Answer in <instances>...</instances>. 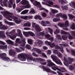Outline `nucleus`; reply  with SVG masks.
Wrapping results in <instances>:
<instances>
[{
  "instance_id": "f257e3e1",
  "label": "nucleus",
  "mask_w": 75,
  "mask_h": 75,
  "mask_svg": "<svg viewBox=\"0 0 75 75\" xmlns=\"http://www.w3.org/2000/svg\"><path fill=\"white\" fill-rule=\"evenodd\" d=\"M19 59H21L22 61H25L26 60L25 58L29 59L30 61H33L34 62H37L40 61L42 62L45 61V59L40 58H35L33 59V57L30 54H21L18 56Z\"/></svg>"
},
{
  "instance_id": "f03ea898",
  "label": "nucleus",
  "mask_w": 75,
  "mask_h": 75,
  "mask_svg": "<svg viewBox=\"0 0 75 75\" xmlns=\"http://www.w3.org/2000/svg\"><path fill=\"white\" fill-rule=\"evenodd\" d=\"M1 13L3 14L4 17H6V19L10 21H12V19H11L10 18H12L14 20H17L18 19V18L17 17L10 15H12L13 14L12 13L9 12L7 11L1 12Z\"/></svg>"
},
{
  "instance_id": "7ed1b4c3",
  "label": "nucleus",
  "mask_w": 75,
  "mask_h": 75,
  "mask_svg": "<svg viewBox=\"0 0 75 75\" xmlns=\"http://www.w3.org/2000/svg\"><path fill=\"white\" fill-rule=\"evenodd\" d=\"M20 39L17 38L16 40V43L18 44H21L19 45V48L23 51H24L25 49V41L24 39H22L20 40Z\"/></svg>"
},
{
  "instance_id": "20e7f679",
  "label": "nucleus",
  "mask_w": 75,
  "mask_h": 75,
  "mask_svg": "<svg viewBox=\"0 0 75 75\" xmlns=\"http://www.w3.org/2000/svg\"><path fill=\"white\" fill-rule=\"evenodd\" d=\"M10 34H11L13 36H11V35H8V33H6V35H7V36H8L9 38L12 39V40H14V38H16L15 30H13L11 32H10Z\"/></svg>"
},
{
  "instance_id": "39448f33",
  "label": "nucleus",
  "mask_w": 75,
  "mask_h": 75,
  "mask_svg": "<svg viewBox=\"0 0 75 75\" xmlns=\"http://www.w3.org/2000/svg\"><path fill=\"white\" fill-rule=\"evenodd\" d=\"M51 58L53 59V61H54L57 64H60L61 65H62V64L61 62L60 59H59L57 57V56L52 55L51 56Z\"/></svg>"
},
{
  "instance_id": "423d86ee",
  "label": "nucleus",
  "mask_w": 75,
  "mask_h": 75,
  "mask_svg": "<svg viewBox=\"0 0 75 75\" xmlns=\"http://www.w3.org/2000/svg\"><path fill=\"white\" fill-rule=\"evenodd\" d=\"M7 54L5 53H2L0 54V57H1L2 59H4L5 61H10V58L9 57H6Z\"/></svg>"
},
{
  "instance_id": "0eeeda50",
  "label": "nucleus",
  "mask_w": 75,
  "mask_h": 75,
  "mask_svg": "<svg viewBox=\"0 0 75 75\" xmlns=\"http://www.w3.org/2000/svg\"><path fill=\"white\" fill-rule=\"evenodd\" d=\"M33 27H34L35 30L37 32H40L41 31V29L38 25H35V23H33L32 24Z\"/></svg>"
},
{
  "instance_id": "6e6552de",
  "label": "nucleus",
  "mask_w": 75,
  "mask_h": 75,
  "mask_svg": "<svg viewBox=\"0 0 75 75\" xmlns=\"http://www.w3.org/2000/svg\"><path fill=\"white\" fill-rule=\"evenodd\" d=\"M74 59L71 57H69L68 58V60L69 62H67L66 63H64V65L66 66H67V65H68L69 64H71L72 63V62L74 61Z\"/></svg>"
},
{
  "instance_id": "1a4fd4ad",
  "label": "nucleus",
  "mask_w": 75,
  "mask_h": 75,
  "mask_svg": "<svg viewBox=\"0 0 75 75\" xmlns=\"http://www.w3.org/2000/svg\"><path fill=\"white\" fill-rule=\"evenodd\" d=\"M47 62L48 63L47 65L48 67H53V66H56V65L54 63L51 62V61L50 60H47Z\"/></svg>"
},
{
  "instance_id": "9d476101",
  "label": "nucleus",
  "mask_w": 75,
  "mask_h": 75,
  "mask_svg": "<svg viewBox=\"0 0 75 75\" xmlns=\"http://www.w3.org/2000/svg\"><path fill=\"white\" fill-rule=\"evenodd\" d=\"M32 3H33L34 5L36 6H38L39 7L41 5V4L40 2H38L37 1H35V0H30Z\"/></svg>"
},
{
  "instance_id": "9b49d317",
  "label": "nucleus",
  "mask_w": 75,
  "mask_h": 75,
  "mask_svg": "<svg viewBox=\"0 0 75 75\" xmlns=\"http://www.w3.org/2000/svg\"><path fill=\"white\" fill-rule=\"evenodd\" d=\"M21 30L19 29L17 30V32L18 33L16 34V35L18 37H20L21 38H23V35L21 32Z\"/></svg>"
},
{
  "instance_id": "f8f14e48",
  "label": "nucleus",
  "mask_w": 75,
  "mask_h": 75,
  "mask_svg": "<svg viewBox=\"0 0 75 75\" xmlns=\"http://www.w3.org/2000/svg\"><path fill=\"white\" fill-rule=\"evenodd\" d=\"M65 27L63 28V29L64 30H66V31H68V29L67 27H68V26H69V22H68V21H66L65 22Z\"/></svg>"
},
{
  "instance_id": "ddd939ff",
  "label": "nucleus",
  "mask_w": 75,
  "mask_h": 75,
  "mask_svg": "<svg viewBox=\"0 0 75 75\" xmlns=\"http://www.w3.org/2000/svg\"><path fill=\"white\" fill-rule=\"evenodd\" d=\"M43 70H45V71H46L47 72H49L50 73L51 72V69L48 67H47L43 66L42 67Z\"/></svg>"
},
{
  "instance_id": "4468645a",
  "label": "nucleus",
  "mask_w": 75,
  "mask_h": 75,
  "mask_svg": "<svg viewBox=\"0 0 75 75\" xmlns=\"http://www.w3.org/2000/svg\"><path fill=\"white\" fill-rule=\"evenodd\" d=\"M23 33L26 35V36L27 37H28V35H27V34H28V35H30L31 36H32V37H34V36H35L34 34L31 32H28L27 33H26V32H24Z\"/></svg>"
},
{
  "instance_id": "2eb2a0df",
  "label": "nucleus",
  "mask_w": 75,
  "mask_h": 75,
  "mask_svg": "<svg viewBox=\"0 0 75 75\" xmlns=\"http://www.w3.org/2000/svg\"><path fill=\"white\" fill-rule=\"evenodd\" d=\"M16 51L14 50H10L9 52L10 55H13L14 56L16 55Z\"/></svg>"
},
{
  "instance_id": "dca6fc26",
  "label": "nucleus",
  "mask_w": 75,
  "mask_h": 75,
  "mask_svg": "<svg viewBox=\"0 0 75 75\" xmlns=\"http://www.w3.org/2000/svg\"><path fill=\"white\" fill-rule=\"evenodd\" d=\"M0 49L1 50H5L6 51L7 50V45H0Z\"/></svg>"
},
{
  "instance_id": "f3484780",
  "label": "nucleus",
  "mask_w": 75,
  "mask_h": 75,
  "mask_svg": "<svg viewBox=\"0 0 75 75\" xmlns=\"http://www.w3.org/2000/svg\"><path fill=\"white\" fill-rule=\"evenodd\" d=\"M28 2L26 1V0H22L20 2V4L22 5H26L27 4H28Z\"/></svg>"
},
{
  "instance_id": "a211bd4d",
  "label": "nucleus",
  "mask_w": 75,
  "mask_h": 75,
  "mask_svg": "<svg viewBox=\"0 0 75 75\" xmlns=\"http://www.w3.org/2000/svg\"><path fill=\"white\" fill-rule=\"evenodd\" d=\"M59 2L61 4H64L65 3H67V1L65 0H59Z\"/></svg>"
},
{
  "instance_id": "6ab92c4d",
  "label": "nucleus",
  "mask_w": 75,
  "mask_h": 75,
  "mask_svg": "<svg viewBox=\"0 0 75 75\" xmlns=\"http://www.w3.org/2000/svg\"><path fill=\"white\" fill-rule=\"evenodd\" d=\"M52 69H53L54 71H57V70H58V71H61V69L58 68V67L56 66H53L51 67Z\"/></svg>"
},
{
  "instance_id": "aec40b11",
  "label": "nucleus",
  "mask_w": 75,
  "mask_h": 75,
  "mask_svg": "<svg viewBox=\"0 0 75 75\" xmlns=\"http://www.w3.org/2000/svg\"><path fill=\"white\" fill-rule=\"evenodd\" d=\"M61 18H63L64 20H67V18H68L67 16L65 14H62Z\"/></svg>"
},
{
  "instance_id": "412c9836",
  "label": "nucleus",
  "mask_w": 75,
  "mask_h": 75,
  "mask_svg": "<svg viewBox=\"0 0 75 75\" xmlns=\"http://www.w3.org/2000/svg\"><path fill=\"white\" fill-rule=\"evenodd\" d=\"M24 9V8H19L17 7L16 8V10L18 13H20Z\"/></svg>"
},
{
  "instance_id": "4be33fe9",
  "label": "nucleus",
  "mask_w": 75,
  "mask_h": 75,
  "mask_svg": "<svg viewBox=\"0 0 75 75\" xmlns=\"http://www.w3.org/2000/svg\"><path fill=\"white\" fill-rule=\"evenodd\" d=\"M35 19H38L40 20H42V19L41 18V16L40 15H36L34 17Z\"/></svg>"
},
{
  "instance_id": "5701e85b",
  "label": "nucleus",
  "mask_w": 75,
  "mask_h": 75,
  "mask_svg": "<svg viewBox=\"0 0 75 75\" xmlns=\"http://www.w3.org/2000/svg\"><path fill=\"white\" fill-rule=\"evenodd\" d=\"M0 37H3L4 38H6V36L4 34H3V32L0 31Z\"/></svg>"
},
{
  "instance_id": "b1692460",
  "label": "nucleus",
  "mask_w": 75,
  "mask_h": 75,
  "mask_svg": "<svg viewBox=\"0 0 75 75\" xmlns=\"http://www.w3.org/2000/svg\"><path fill=\"white\" fill-rule=\"evenodd\" d=\"M24 27H30L31 26V23L30 22L25 23L23 25Z\"/></svg>"
},
{
  "instance_id": "393cba45",
  "label": "nucleus",
  "mask_w": 75,
  "mask_h": 75,
  "mask_svg": "<svg viewBox=\"0 0 75 75\" xmlns=\"http://www.w3.org/2000/svg\"><path fill=\"white\" fill-rule=\"evenodd\" d=\"M0 29H4V30H6L7 29V26H6L5 25H0Z\"/></svg>"
},
{
  "instance_id": "a878e982",
  "label": "nucleus",
  "mask_w": 75,
  "mask_h": 75,
  "mask_svg": "<svg viewBox=\"0 0 75 75\" xmlns=\"http://www.w3.org/2000/svg\"><path fill=\"white\" fill-rule=\"evenodd\" d=\"M61 8H62L63 10H68V6L67 5L64 6H61Z\"/></svg>"
},
{
  "instance_id": "bb28decb",
  "label": "nucleus",
  "mask_w": 75,
  "mask_h": 75,
  "mask_svg": "<svg viewBox=\"0 0 75 75\" xmlns=\"http://www.w3.org/2000/svg\"><path fill=\"white\" fill-rule=\"evenodd\" d=\"M28 12V10H25L22 11L21 13V14H25Z\"/></svg>"
},
{
  "instance_id": "cd10ccee",
  "label": "nucleus",
  "mask_w": 75,
  "mask_h": 75,
  "mask_svg": "<svg viewBox=\"0 0 75 75\" xmlns=\"http://www.w3.org/2000/svg\"><path fill=\"white\" fill-rule=\"evenodd\" d=\"M8 2V1L7 0H4L2 2L4 6H7V3Z\"/></svg>"
},
{
  "instance_id": "c85d7f7f",
  "label": "nucleus",
  "mask_w": 75,
  "mask_h": 75,
  "mask_svg": "<svg viewBox=\"0 0 75 75\" xmlns=\"http://www.w3.org/2000/svg\"><path fill=\"white\" fill-rule=\"evenodd\" d=\"M6 42L7 43H8V44H14L13 42L10 40H6Z\"/></svg>"
},
{
  "instance_id": "c756f323",
  "label": "nucleus",
  "mask_w": 75,
  "mask_h": 75,
  "mask_svg": "<svg viewBox=\"0 0 75 75\" xmlns=\"http://www.w3.org/2000/svg\"><path fill=\"white\" fill-rule=\"evenodd\" d=\"M60 20V18H55L53 19V21L54 22H57V21H59Z\"/></svg>"
},
{
  "instance_id": "7c9ffc66",
  "label": "nucleus",
  "mask_w": 75,
  "mask_h": 75,
  "mask_svg": "<svg viewBox=\"0 0 75 75\" xmlns=\"http://www.w3.org/2000/svg\"><path fill=\"white\" fill-rule=\"evenodd\" d=\"M28 42L29 44L31 45L33 44V40L31 39H29L28 40Z\"/></svg>"
},
{
  "instance_id": "2f4dec72",
  "label": "nucleus",
  "mask_w": 75,
  "mask_h": 75,
  "mask_svg": "<svg viewBox=\"0 0 75 75\" xmlns=\"http://www.w3.org/2000/svg\"><path fill=\"white\" fill-rule=\"evenodd\" d=\"M39 34H40V35L43 37V36H45V32H44V31H43V32L40 33H39Z\"/></svg>"
},
{
  "instance_id": "473e14b6",
  "label": "nucleus",
  "mask_w": 75,
  "mask_h": 75,
  "mask_svg": "<svg viewBox=\"0 0 75 75\" xmlns=\"http://www.w3.org/2000/svg\"><path fill=\"white\" fill-rule=\"evenodd\" d=\"M52 11L53 14H55V13H58V11L56 9H52Z\"/></svg>"
},
{
  "instance_id": "72a5a7b5",
  "label": "nucleus",
  "mask_w": 75,
  "mask_h": 75,
  "mask_svg": "<svg viewBox=\"0 0 75 75\" xmlns=\"http://www.w3.org/2000/svg\"><path fill=\"white\" fill-rule=\"evenodd\" d=\"M62 13H60L59 14H57L56 15V17H62Z\"/></svg>"
},
{
  "instance_id": "f704fd0d",
  "label": "nucleus",
  "mask_w": 75,
  "mask_h": 75,
  "mask_svg": "<svg viewBox=\"0 0 75 75\" xmlns=\"http://www.w3.org/2000/svg\"><path fill=\"white\" fill-rule=\"evenodd\" d=\"M67 35H64L62 36V38L64 40H67Z\"/></svg>"
},
{
  "instance_id": "c9c22d12",
  "label": "nucleus",
  "mask_w": 75,
  "mask_h": 75,
  "mask_svg": "<svg viewBox=\"0 0 75 75\" xmlns=\"http://www.w3.org/2000/svg\"><path fill=\"white\" fill-rule=\"evenodd\" d=\"M29 13H30L35 14V11L34 9L32 8L31 9V11H30Z\"/></svg>"
},
{
  "instance_id": "e433bc0d",
  "label": "nucleus",
  "mask_w": 75,
  "mask_h": 75,
  "mask_svg": "<svg viewBox=\"0 0 75 75\" xmlns=\"http://www.w3.org/2000/svg\"><path fill=\"white\" fill-rule=\"evenodd\" d=\"M68 16L70 19H74V16L72 14H69Z\"/></svg>"
},
{
  "instance_id": "4c0bfd02",
  "label": "nucleus",
  "mask_w": 75,
  "mask_h": 75,
  "mask_svg": "<svg viewBox=\"0 0 75 75\" xmlns=\"http://www.w3.org/2000/svg\"><path fill=\"white\" fill-rule=\"evenodd\" d=\"M28 16H21V18L22 19H24V20H27L28 19Z\"/></svg>"
},
{
  "instance_id": "58836bf2",
  "label": "nucleus",
  "mask_w": 75,
  "mask_h": 75,
  "mask_svg": "<svg viewBox=\"0 0 75 75\" xmlns=\"http://www.w3.org/2000/svg\"><path fill=\"white\" fill-rule=\"evenodd\" d=\"M61 33L62 34H64L65 35H68V33L63 31H61Z\"/></svg>"
},
{
  "instance_id": "ea45409f",
  "label": "nucleus",
  "mask_w": 75,
  "mask_h": 75,
  "mask_svg": "<svg viewBox=\"0 0 75 75\" xmlns=\"http://www.w3.org/2000/svg\"><path fill=\"white\" fill-rule=\"evenodd\" d=\"M58 25L59 26H60L61 27H64V23H58Z\"/></svg>"
},
{
  "instance_id": "a19ab883",
  "label": "nucleus",
  "mask_w": 75,
  "mask_h": 75,
  "mask_svg": "<svg viewBox=\"0 0 75 75\" xmlns=\"http://www.w3.org/2000/svg\"><path fill=\"white\" fill-rule=\"evenodd\" d=\"M48 29L50 33L51 34H52V33L53 32V30H52V29L51 28H49Z\"/></svg>"
},
{
  "instance_id": "79ce46f5",
  "label": "nucleus",
  "mask_w": 75,
  "mask_h": 75,
  "mask_svg": "<svg viewBox=\"0 0 75 75\" xmlns=\"http://www.w3.org/2000/svg\"><path fill=\"white\" fill-rule=\"evenodd\" d=\"M57 55L58 57L59 58H61V57H62V54L61 53L59 52L58 53V54H57Z\"/></svg>"
},
{
  "instance_id": "37998d69",
  "label": "nucleus",
  "mask_w": 75,
  "mask_h": 75,
  "mask_svg": "<svg viewBox=\"0 0 75 75\" xmlns=\"http://www.w3.org/2000/svg\"><path fill=\"white\" fill-rule=\"evenodd\" d=\"M51 48H54V47H55V43H53L50 44V45Z\"/></svg>"
},
{
  "instance_id": "c03bdc74",
  "label": "nucleus",
  "mask_w": 75,
  "mask_h": 75,
  "mask_svg": "<svg viewBox=\"0 0 75 75\" xmlns=\"http://www.w3.org/2000/svg\"><path fill=\"white\" fill-rule=\"evenodd\" d=\"M40 50L37 49V50H36V52H37L38 54H41L42 52Z\"/></svg>"
},
{
  "instance_id": "a18cd8bd",
  "label": "nucleus",
  "mask_w": 75,
  "mask_h": 75,
  "mask_svg": "<svg viewBox=\"0 0 75 75\" xmlns=\"http://www.w3.org/2000/svg\"><path fill=\"white\" fill-rule=\"evenodd\" d=\"M26 48L28 49V50H30L31 49V46L28 44H27L25 47Z\"/></svg>"
},
{
  "instance_id": "49530a36",
  "label": "nucleus",
  "mask_w": 75,
  "mask_h": 75,
  "mask_svg": "<svg viewBox=\"0 0 75 75\" xmlns=\"http://www.w3.org/2000/svg\"><path fill=\"white\" fill-rule=\"evenodd\" d=\"M5 23H6L7 24H8L9 25H13V23L11 22H8L7 21H5Z\"/></svg>"
},
{
  "instance_id": "de8ad7c7",
  "label": "nucleus",
  "mask_w": 75,
  "mask_h": 75,
  "mask_svg": "<svg viewBox=\"0 0 75 75\" xmlns=\"http://www.w3.org/2000/svg\"><path fill=\"white\" fill-rule=\"evenodd\" d=\"M42 41L41 40H38V44L39 45H42Z\"/></svg>"
},
{
  "instance_id": "09e8293b",
  "label": "nucleus",
  "mask_w": 75,
  "mask_h": 75,
  "mask_svg": "<svg viewBox=\"0 0 75 75\" xmlns=\"http://www.w3.org/2000/svg\"><path fill=\"white\" fill-rule=\"evenodd\" d=\"M59 52H58V51L57 50H54L53 51V53L55 54H57Z\"/></svg>"
},
{
  "instance_id": "8fccbe9b",
  "label": "nucleus",
  "mask_w": 75,
  "mask_h": 75,
  "mask_svg": "<svg viewBox=\"0 0 75 75\" xmlns=\"http://www.w3.org/2000/svg\"><path fill=\"white\" fill-rule=\"evenodd\" d=\"M71 34V35H74V37H75V31H72L70 32Z\"/></svg>"
},
{
  "instance_id": "3c124183",
  "label": "nucleus",
  "mask_w": 75,
  "mask_h": 75,
  "mask_svg": "<svg viewBox=\"0 0 75 75\" xmlns=\"http://www.w3.org/2000/svg\"><path fill=\"white\" fill-rule=\"evenodd\" d=\"M70 70H74V67L72 65H70L69 67Z\"/></svg>"
},
{
  "instance_id": "603ef678",
  "label": "nucleus",
  "mask_w": 75,
  "mask_h": 75,
  "mask_svg": "<svg viewBox=\"0 0 75 75\" xmlns=\"http://www.w3.org/2000/svg\"><path fill=\"white\" fill-rule=\"evenodd\" d=\"M15 22L16 24H19V23H20L21 22V21L20 20H15Z\"/></svg>"
},
{
  "instance_id": "864d4df0",
  "label": "nucleus",
  "mask_w": 75,
  "mask_h": 75,
  "mask_svg": "<svg viewBox=\"0 0 75 75\" xmlns=\"http://www.w3.org/2000/svg\"><path fill=\"white\" fill-rule=\"evenodd\" d=\"M41 23L42 26H45V22L43 21H42L41 22Z\"/></svg>"
},
{
  "instance_id": "5fc2aeb1",
  "label": "nucleus",
  "mask_w": 75,
  "mask_h": 75,
  "mask_svg": "<svg viewBox=\"0 0 75 75\" xmlns=\"http://www.w3.org/2000/svg\"><path fill=\"white\" fill-rule=\"evenodd\" d=\"M26 8H30L31 7V6L29 4V3L28 2V4H26V5L25 6Z\"/></svg>"
},
{
  "instance_id": "6e6d98bb",
  "label": "nucleus",
  "mask_w": 75,
  "mask_h": 75,
  "mask_svg": "<svg viewBox=\"0 0 75 75\" xmlns=\"http://www.w3.org/2000/svg\"><path fill=\"white\" fill-rule=\"evenodd\" d=\"M42 15L43 17H45L47 16V13L45 12H43L42 13Z\"/></svg>"
},
{
  "instance_id": "4d7b16f0",
  "label": "nucleus",
  "mask_w": 75,
  "mask_h": 75,
  "mask_svg": "<svg viewBox=\"0 0 75 75\" xmlns=\"http://www.w3.org/2000/svg\"><path fill=\"white\" fill-rule=\"evenodd\" d=\"M55 49H57V50H59L61 48V47L58 45H56L55 47Z\"/></svg>"
},
{
  "instance_id": "13d9d810",
  "label": "nucleus",
  "mask_w": 75,
  "mask_h": 75,
  "mask_svg": "<svg viewBox=\"0 0 75 75\" xmlns=\"http://www.w3.org/2000/svg\"><path fill=\"white\" fill-rule=\"evenodd\" d=\"M38 7L40 8V10H44V9H45L44 8L42 7L41 6V5L38 6Z\"/></svg>"
},
{
  "instance_id": "bf43d9fd",
  "label": "nucleus",
  "mask_w": 75,
  "mask_h": 75,
  "mask_svg": "<svg viewBox=\"0 0 75 75\" xmlns=\"http://www.w3.org/2000/svg\"><path fill=\"white\" fill-rule=\"evenodd\" d=\"M71 28L72 30H75V25L73 24L71 25Z\"/></svg>"
},
{
  "instance_id": "052dcab7",
  "label": "nucleus",
  "mask_w": 75,
  "mask_h": 75,
  "mask_svg": "<svg viewBox=\"0 0 75 75\" xmlns=\"http://www.w3.org/2000/svg\"><path fill=\"white\" fill-rule=\"evenodd\" d=\"M42 56H43V57L45 58H47V55H46V54H45L44 53H42Z\"/></svg>"
},
{
  "instance_id": "680f3d73",
  "label": "nucleus",
  "mask_w": 75,
  "mask_h": 75,
  "mask_svg": "<svg viewBox=\"0 0 75 75\" xmlns=\"http://www.w3.org/2000/svg\"><path fill=\"white\" fill-rule=\"evenodd\" d=\"M16 51L17 52H22V50H20V49H19L18 48H16Z\"/></svg>"
},
{
  "instance_id": "e2e57ef3",
  "label": "nucleus",
  "mask_w": 75,
  "mask_h": 75,
  "mask_svg": "<svg viewBox=\"0 0 75 75\" xmlns=\"http://www.w3.org/2000/svg\"><path fill=\"white\" fill-rule=\"evenodd\" d=\"M13 3H8V7L9 8H11L12 7V6H13Z\"/></svg>"
},
{
  "instance_id": "0e129e2a",
  "label": "nucleus",
  "mask_w": 75,
  "mask_h": 75,
  "mask_svg": "<svg viewBox=\"0 0 75 75\" xmlns=\"http://www.w3.org/2000/svg\"><path fill=\"white\" fill-rule=\"evenodd\" d=\"M60 52H64V48L62 47H60V49H59Z\"/></svg>"
},
{
  "instance_id": "69168bd1",
  "label": "nucleus",
  "mask_w": 75,
  "mask_h": 75,
  "mask_svg": "<svg viewBox=\"0 0 75 75\" xmlns=\"http://www.w3.org/2000/svg\"><path fill=\"white\" fill-rule=\"evenodd\" d=\"M51 36L50 35H48V34H45V38H50Z\"/></svg>"
},
{
  "instance_id": "338daca9",
  "label": "nucleus",
  "mask_w": 75,
  "mask_h": 75,
  "mask_svg": "<svg viewBox=\"0 0 75 75\" xmlns=\"http://www.w3.org/2000/svg\"><path fill=\"white\" fill-rule=\"evenodd\" d=\"M53 7L55 8H59V6L57 5H53Z\"/></svg>"
},
{
  "instance_id": "774afa93",
  "label": "nucleus",
  "mask_w": 75,
  "mask_h": 75,
  "mask_svg": "<svg viewBox=\"0 0 75 75\" xmlns=\"http://www.w3.org/2000/svg\"><path fill=\"white\" fill-rule=\"evenodd\" d=\"M32 54L33 55V56H34V57H39L38 55L36 54L34 52L32 53Z\"/></svg>"
}]
</instances>
